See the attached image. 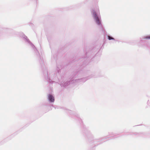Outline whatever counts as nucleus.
Here are the masks:
<instances>
[{"instance_id": "nucleus-1", "label": "nucleus", "mask_w": 150, "mask_h": 150, "mask_svg": "<svg viewBox=\"0 0 150 150\" xmlns=\"http://www.w3.org/2000/svg\"><path fill=\"white\" fill-rule=\"evenodd\" d=\"M48 98L49 100L51 102H54V97L51 95H49L48 96Z\"/></svg>"}, {"instance_id": "nucleus-2", "label": "nucleus", "mask_w": 150, "mask_h": 150, "mask_svg": "<svg viewBox=\"0 0 150 150\" xmlns=\"http://www.w3.org/2000/svg\"><path fill=\"white\" fill-rule=\"evenodd\" d=\"M93 14L95 19L96 18H97V19H98V17L96 15V12L95 11H93Z\"/></svg>"}, {"instance_id": "nucleus-3", "label": "nucleus", "mask_w": 150, "mask_h": 150, "mask_svg": "<svg viewBox=\"0 0 150 150\" xmlns=\"http://www.w3.org/2000/svg\"><path fill=\"white\" fill-rule=\"evenodd\" d=\"M95 19L97 23H98V24H100V22L99 19V18H98V19H97V18H96Z\"/></svg>"}, {"instance_id": "nucleus-4", "label": "nucleus", "mask_w": 150, "mask_h": 150, "mask_svg": "<svg viewBox=\"0 0 150 150\" xmlns=\"http://www.w3.org/2000/svg\"><path fill=\"white\" fill-rule=\"evenodd\" d=\"M108 39L109 40H111L112 39H114V38H113L111 37H110V36H108Z\"/></svg>"}, {"instance_id": "nucleus-5", "label": "nucleus", "mask_w": 150, "mask_h": 150, "mask_svg": "<svg viewBox=\"0 0 150 150\" xmlns=\"http://www.w3.org/2000/svg\"><path fill=\"white\" fill-rule=\"evenodd\" d=\"M145 38L147 39H150V36L149 37H146Z\"/></svg>"}]
</instances>
